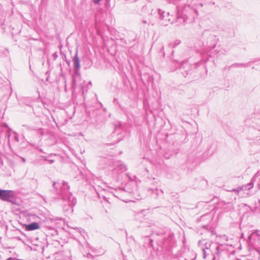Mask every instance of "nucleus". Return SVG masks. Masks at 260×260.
<instances>
[{
    "label": "nucleus",
    "instance_id": "nucleus-1",
    "mask_svg": "<svg viewBox=\"0 0 260 260\" xmlns=\"http://www.w3.org/2000/svg\"><path fill=\"white\" fill-rule=\"evenodd\" d=\"M198 15V11L188 5L184 6L181 14L180 13V20L182 19L183 23H190L194 20L195 16Z\"/></svg>",
    "mask_w": 260,
    "mask_h": 260
},
{
    "label": "nucleus",
    "instance_id": "nucleus-2",
    "mask_svg": "<svg viewBox=\"0 0 260 260\" xmlns=\"http://www.w3.org/2000/svg\"><path fill=\"white\" fill-rule=\"evenodd\" d=\"M212 244L211 241H207L206 239L200 240L198 241V246L202 251L204 259H206L207 256L214 255L213 252L211 249Z\"/></svg>",
    "mask_w": 260,
    "mask_h": 260
},
{
    "label": "nucleus",
    "instance_id": "nucleus-3",
    "mask_svg": "<svg viewBox=\"0 0 260 260\" xmlns=\"http://www.w3.org/2000/svg\"><path fill=\"white\" fill-rule=\"evenodd\" d=\"M14 194L12 190L0 189V199L9 201L10 199L14 198Z\"/></svg>",
    "mask_w": 260,
    "mask_h": 260
},
{
    "label": "nucleus",
    "instance_id": "nucleus-4",
    "mask_svg": "<svg viewBox=\"0 0 260 260\" xmlns=\"http://www.w3.org/2000/svg\"><path fill=\"white\" fill-rule=\"evenodd\" d=\"M254 180V177L251 179V182L248 183L246 185H243L242 186H240L235 189H232L231 190L227 189L228 191L234 192L237 194H238L240 191L243 190H249L253 187V180Z\"/></svg>",
    "mask_w": 260,
    "mask_h": 260
},
{
    "label": "nucleus",
    "instance_id": "nucleus-5",
    "mask_svg": "<svg viewBox=\"0 0 260 260\" xmlns=\"http://www.w3.org/2000/svg\"><path fill=\"white\" fill-rule=\"evenodd\" d=\"M219 206L225 211H230L232 208V204L230 202L226 203L224 201H219L218 203Z\"/></svg>",
    "mask_w": 260,
    "mask_h": 260
},
{
    "label": "nucleus",
    "instance_id": "nucleus-6",
    "mask_svg": "<svg viewBox=\"0 0 260 260\" xmlns=\"http://www.w3.org/2000/svg\"><path fill=\"white\" fill-rule=\"evenodd\" d=\"M193 255L192 252L187 250L185 252L181 254L180 260H194L195 257H190V255Z\"/></svg>",
    "mask_w": 260,
    "mask_h": 260
},
{
    "label": "nucleus",
    "instance_id": "nucleus-7",
    "mask_svg": "<svg viewBox=\"0 0 260 260\" xmlns=\"http://www.w3.org/2000/svg\"><path fill=\"white\" fill-rule=\"evenodd\" d=\"M23 226H24L25 230L27 231H33L40 228L39 223L37 222H34L29 224H23Z\"/></svg>",
    "mask_w": 260,
    "mask_h": 260
},
{
    "label": "nucleus",
    "instance_id": "nucleus-8",
    "mask_svg": "<svg viewBox=\"0 0 260 260\" xmlns=\"http://www.w3.org/2000/svg\"><path fill=\"white\" fill-rule=\"evenodd\" d=\"M256 61V60L253 61H250L249 62L244 63H235L231 65L229 67V69H231L232 68H239V67H243V68H247L248 67L250 64L251 62H254Z\"/></svg>",
    "mask_w": 260,
    "mask_h": 260
},
{
    "label": "nucleus",
    "instance_id": "nucleus-9",
    "mask_svg": "<svg viewBox=\"0 0 260 260\" xmlns=\"http://www.w3.org/2000/svg\"><path fill=\"white\" fill-rule=\"evenodd\" d=\"M190 68L189 65L187 63V62H183L181 64H180V71H181V73L183 75L184 77H185V75H184V73L183 71H184L186 73V75L188 74V72L189 71V70L188 69L187 71L185 70V68H188L189 69Z\"/></svg>",
    "mask_w": 260,
    "mask_h": 260
},
{
    "label": "nucleus",
    "instance_id": "nucleus-10",
    "mask_svg": "<svg viewBox=\"0 0 260 260\" xmlns=\"http://www.w3.org/2000/svg\"><path fill=\"white\" fill-rule=\"evenodd\" d=\"M203 228L205 229L206 232L210 236L213 235V230L211 226H209L208 225H202Z\"/></svg>",
    "mask_w": 260,
    "mask_h": 260
},
{
    "label": "nucleus",
    "instance_id": "nucleus-11",
    "mask_svg": "<svg viewBox=\"0 0 260 260\" xmlns=\"http://www.w3.org/2000/svg\"><path fill=\"white\" fill-rule=\"evenodd\" d=\"M218 1L219 0H205V5H215L216 4L218 3Z\"/></svg>",
    "mask_w": 260,
    "mask_h": 260
},
{
    "label": "nucleus",
    "instance_id": "nucleus-12",
    "mask_svg": "<svg viewBox=\"0 0 260 260\" xmlns=\"http://www.w3.org/2000/svg\"><path fill=\"white\" fill-rule=\"evenodd\" d=\"M73 61H74V63L75 67L77 69H79L80 67L79 59L77 55H75V57H74Z\"/></svg>",
    "mask_w": 260,
    "mask_h": 260
},
{
    "label": "nucleus",
    "instance_id": "nucleus-13",
    "mask_svg": "<svg viewBox=\"0 0 260 260\" xmlns=\"http://www.w3.org/2000/svg\"><path fill=\"white\" fill-rule=\"evenodd\" d=\"M210 215L209 214H204L202 216H201L200 218L199 219H198V220H200V221H202V220H204V219L206 217H208V216H209Z\"/></svg>",
    "mask_w": 260,
    "mask_h": 260
},
{
    "label": "nucleus",
    "instance_id": "nucleus-14",
    "mask_svg": "<svg viewBox=\"0 0 260 260\" xmlns=\"http://www.w3.org/2000/svg\"><path fill=\"white\" fill-rule=\"evenodd\" d=\"M256 232L252 233H251V234L249 236V237H248V239H249V240H251V239H252V237L254 235V234H256Z\"/></svg>",
    "mask_w": 260,
    "mask_h": 260
},
{
    "label": "nucleus",
    "instance_id": "nucleus-15",
    "mask_svg": "<svg viewBox=\"0 0 260 260\" xmlns=\"http://www.w3.org/2000/svg\"><path fill=\"white\" fill-rule=\"evenodd\" d=\"M101 0H93V2L95 3V4H98L99 3V2Z\"/></svg>",
    "mask_w": 260,
    "mask_h": 260
},
{
    "label": "nucleus",
    "instance_id": "nucleus-16",
    "mask_svg": "<svg viewBox=\"0 0 260 260\" xmlns=\"http://www.w3.org/2000/svg\"><path fill=\"white\" fill-rule=\"evenodd\" d=\"M219 248V247L218 246L216 247V249L217 251V252L218 251V249Z\"/></svg>",
    "mask_w": 260,
    "mask_h": 260
},
{
    "label": "nucleus",
    "instance_id": "nucleus-17",
    "mask_svg": "<svg viewBox=\"0 0 260 260\" xmlns=\"http://www.w3.org/2000/svg\"><path fill=\"white\" fill-rule=\"evenodd\" d=\"M202 182L203 183H205L206 184H207V181H205V180H202Z\"/></svg>",
    "mask_w": 260,
    "mask_h": 260
},
{
    "label": "nucleus",
    "instance_id": "nucleus-18",
    "mask_svg": "<svg viewBox=\"0 0 260 260\" xmlns=\"http://www.w3.org/2000/svg\"><path fill=\"white\" fill-rule=\"evenodd\" d=\"M7 260H13V259L12 258H9Z\"/></svg>",
    "mask_w": 260,
    "mask_h": 260
},
{
    "label": "nucleus",
    "instance_id": "nucleus-19",
    "mask_svg": "<svg viewBox=\"0 0 260 260\" xmlns=\"http://www.w3.org/2000/svg\"><path fill=\"white\" fill-rule=\"evenodd\" d=\"M212 260H215V257L214 256Z\"/></svg>",
    "mask_w": 260,
    "mask_h": 260
}]
</instances>
